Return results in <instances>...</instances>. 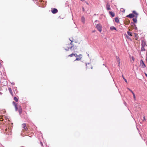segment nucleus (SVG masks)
I'll return each mask as SVG.
<instances>
[{"label": "nucleus", "mask_w": 147, "mask_h": 147, "mask_svg": "<svg viewBox=\"0 0 147 147\" xmlns=\"http://www.w3.org/2000/svg\"><path fill=\"white\" fill-rule=\"evenodd\" d=\"M132 60H133V61H134V57H132Z\"/></svg>", "instance_id": "36"}, {"label": "nucleus", "mask_w": 147, "mask_h": 147, "mask_svg": "<svg viewBox=\"0 0 147 147\" xmlns=\"http://www.w3.org/2000/svg\"><path fill=\"white\" fill-rule=\"evenodd\" d=\"M110 29L111 30H116V28L115 27L113 26H111L110 27Z\"/></svg>", "instance_id": "16"}, {"label": "nucleus", "mask_w": 147, "mask_h": 147, "mask_svg": "<svg viewBox=\"0 0 147 147\" xmlns=\"http://www.w3.org/2000/svg\"><path fill=\"white\" fill-rule=\"evenodd\" d=\"M130 18H132L135 17L133 13H130L127 15L126 16Z\"/></svg>", "instance_id": "4"}, {"label": "nucleus", "mask_w": 147, "mask_h": 147, "mask_svg": "<svg viewBox=\"0 0 147 147\" xmlns=\"http://www.w3.org/2000/svg\"><path fill=\"white\" fill-rule=\"evenodd\" d=\"M115 21L117 23H118L119 22V20L118 18L117 17H116L115 18Z\"/></svg>", "instance_id": "14"}, {"label": "nucleus", "mask_w": 147, "mask_h": 147, "mask_svg": "<svg viewBox=\"0 0 147 147\" xmlns=\"http://www.w3.org/2000/svg\"><path fill=\"white\" fill-rule=\"evenodd\" d=\"M127 33L130 36H132V33L130 32L127 31Z\"/></svg>", "instance_id": "18"}, {"label": "nucleus", "mask_w": 147, "mask_h": 147, "mask_svg": "<svg viewBox=\"0 0 147 147\" xmlns=\"http://www.w3.org/2000/svg\"><path fill=\"white\" fill-rule=\"evenodd\" d=\"M74 56L76 57H78L79 58H82V55L81 54H80L79 55H78L76 53H75L74 55Z\"/></svg>", "instance_id": "8"}, {"label": "nucleus", "mask_w": 147, "mask_h": 147, "mask_svg": "<svg viewBox=\"0 0 147 147\" xmlns=\"http://www.w3.org/2000/svg\"><path fill=\"white\" fill-rule=\"evenodd\" d=\"M75 54L74 53H72L71 54L69 55L68 56V57H72L73 56H74Z\"/></svg>", "instance_id": "23"}, {"label": "nucleus", "mask_w": 147, "mask_h": 147, "mask_svg": "<svg viewBox=\"0 0 147 147\" xmlns=\"http://www.w3.org/2000/svg\"><path fill=\"white\" fill-rule=\"evenodd\" d=\"M75 42L76 43H77V42H76V41H75Z\"/></svg>", "instance_id": "42"}, {"label": "nucleus", "mask_w": 147, "mask_h": 147, "mask_svg": "<svg viewBox=\"0 0 147 147\" xmlns=\"http://www.w3.org/2000/svg\"><path fill=\"white\" fill-rule=\"evenodd\" d=\"M144 46H142L141 48V51H145V49L144 48Z\"/></svg>", "instance_id": "17"}, {"label": "nucleus", "mask_w": 147, "mask_h": 147, "mask_svg": "<svg viewBox=\"0 0 147 147\" xmlns=\"http://www.w3.org/2000/svg\"><path fill=\"white\" fill-rule=\"evenodd\" d=\"M145 76L147 77V74H146V73H145Z\"/></svg>", "instance_id": "34"}, {"label": "nucleus", "mask_w": 147, "mask_h": 147, "mask_svg": "<svg viewBox=\"0 0 147 147\" xmlns=\"http://www.w3.org/2000/svg\"><path fill=\"white\" fill-rule=\"evenodd\" d=\"M22 127L25 130H26V131H27V130L28 129V128L26 127V124L25 123L22 124Z\"/></svg>", "instance_id": "7"}, {"label": "nucleus", "mask_w": 147, "mask_h": 147, "mask_svg": "<svg viewBox=\"0 0 147 147\" xmlns=\"http://www.w3.org/2000/svg\"><path fill=\"white\" fill-rule=\"evenodd\" d=\"M97 30L100 32L102 31V26L100 24H97L96 26Z\"/></svg>", "instance_id": "1"}, {"label": "nucleus", "mask_w": 147, "mask_h": 147, "mask_svg": "<svg viewBox=\"0 0 147 147\" xmlns=\"http://www.w3.org/2000/svg\"><path fill=\"white\" fill-rule=\"evenodd\" d=\"M87 64H88V63H86V66H87ZM88 64H90V63H88Z\"/></svg>", "instance_id": "35"}, {"label": "nucleus", "mask_w": 147, "mask_h": 147, "mask_svg": "<svg viewBox=\"0 0 147 147\" xmlns=\"http://www.w3.org/2000/svg\"><path fill=\"white\" fill-rule=\"evenodd\" d=\"M91 69H92V67H91Z\"/></svg>", "instance_id": "43"}, {"label": "nucleus", "mask_w": 147, "mask_h": 147, "mask_svg": "<svg viewBox=\"0 0 147 147\" xmlns=\"http://www.w3.org/2000/svg\"><path fill=\"white\" fill-rule=\"evenodd\" d=\"M133 95V97H134V99H136V96H135V94H134V93L133 92V93H132Z\"/></svg>", "instance_id": "26"}, {"label": "nucleus", "mask_w": 147, "mask_h": 147, "mask_svg": "<svg viewBox=\"0 0 147 147\" xmlns=\"http://www.w3.org/2000/svg\"><path fill=\"white\" fill-rule=\"evenodd\" d=\"M95 30H93V31H92V32H95Z\"/></svg>", "instance_id": "37"}, {"label": "nucleus", "mask_w": 147, "mask_h": 147, "mask_svg": "<svg viewBox=\"0 0 147 147\" xmlns=\"http://www.w3.org/2000/svg\"><path fill=\"white\" fill-rule=\"evenodd\" d=\"M143 120H146V119H145V117H143Z\"/></svg>", "instance_id": "33"}, {"label": "nucleus", "mask_w": 147, "mask_h": 147, "mask_svg": "<svg viewBox=\"0 0 147 147\" xmlns=\"http://www.w3.org/2000/svg\"><path fill=\"white\" fill-rule=\"evenodd\" d=\"M82 58H76V59L74 60V61H79Z\"/></svg>", "instance_id": "24"}, {"label": "nucleus", "mask_w": 147, "mask_h": 147, "mask_svg": "<svg viewBox=\"0 0 147 147\" xmlns=\"http://www.w3.org/2000/svg\"><path fill=\"white\" fill-rule=\"evenodd\" d=\"M146 45V42L144 40H142V46H145Z\"/></svg>", "instance_id": "10"}, {"label": "nucleus", "mask_w": 147, "mask_h": 147, "mask_svg": "<svg viewBox=\"0 0 147 147\" xmlns=\"http://www.w3.org/2000/svg\"><path fill=\"white\" fill-rule=\"evenodd\" d=\"M116 59L117 60V62H118V61L119 62V61H120V59L119 57H118L116 56Z\"/></svg>", "instance_id": "22"}, {"label": "nucleus", "mask_w": 147, "mask_h": 147, "mask_svg": "<svg viewBox=\"0 0 147 147\" xmlns=\"http://www.w3.org/2000/svg\"><path fill=\"white\" fill-rule=\"evenodd\" d=\"M118 63V66H119V65H120V61H119V62H117Z\"/></svg>", "instance_id": "31"}, {"label": "nucleus", "mask_w": 147, "mask_h": 147, "mask_svg": "<svg viewBox=\"0 0 147 147\" xmlns=\"http://www.w3.org/2000/svg\"><path fill=\"white\" fill-rule=\"evenodd\" d=\"M8 90L9 91V92L13 96V92H12V90H11V88H8Z\"/></svg>", "instance_id": "12"}, {"label": "nucleus", "mask_w": 147, "mask_h": 147, "mask_svg": "<svg viewBox=\"0 0 147 147\" xmlns=\"http://www.w3.org/2000/svg\"><path fill=\"white\" fill-rule=\"evenodd\" d=\"M82 10L83 11H84L85 9H84V7H82Z\"/></svg>", "instance_id": "30"}, {"label": "nucleus", "mask_w": 147, "mask_h": 147, "mask_svg": "<svg viewBox=\"0 0 147 147\" xmlns=\"http://www.w3.org/2000/svg\"><path fill=\"white\" fill-rule=\"evenodd\" d=\"M146 46L147 47V45H146Z\"/></svg>", "instance_id": "47"}, {"label": "nucleus", "mask_w": 147, "mask_h": 147, "mask_svg": "<svg viewBox=\"0 0 147 147\" xmlns=\"http://www.w3.org/2000/svg\"><path fill=\"white\" fill-rule=\"evenodd\" d=\"M86 3V4H88V3Z\"/></svg>", "instance_id": "40"}, {"label": "nucleus", "mask_w": 147, "mask_h": 147, "mask_svg": "<svg viewBox=\"0 0 147 147\" xmlns=\"http://www.w3.org/2000/svg\"><path fill=\"white\" fill-rule=\"evenodd\" d=\"M81 1H84V0H80Z\"/></svg>", "instance_id": "38"}, {"label": "nucleus", "mask_w": 147, "mask_h": 147, "mask_svg": "<svg viewBox=\"0 0 147 147\" xmlns=\"http://www.w3.org/2000/svg\"><path fill=\"white\" fill-rule=\"evenodd\" d=\"M107 9V10H110L111 9V8L110 7V5L107 3L106 5Z\"/></svg>", "instance_id": "13"}, {"label": "nucleus", "mask_w": 147, "mask_h": 147, "mask_svg": "<svg viewBox=\"0 0 147 147\" xmlns=\"http://www.w3.org/2000/svg\"><path fill=\"white\" fill-rule=\"evenodd\" d=\"M13 104L15 106V110L16 111H17L18 109V107L17 105V104L14 101H13L12 102Z\"/></svg>", "instance_id": "5"}, {"label": "nucleus", "mask_w": 147, "mask_h": 147, "mask_svg": "<svg viewBox=\"0 0 147 147\" xmlns=\"http://www.w3.org/2000/svg\"><path fill=\"white\" fill-rule=\"evenodd\" d=\"M140 66L142 68H144L146 67V65L142 60L141 59L140 62Z\"/></svg>", "instance_id": "2"}, {"label": "nucleus", "mask_w": 147, "mask_h": 147, "mask_svg": "<svg viewBox=\"0 0 147 147\" xmlns=\"http://www.w3.org/2000/svg\"><path fill=\"white\" fill-rule=\"evenodd\" d=\"M132 12L133 13H134V14H135L136 15V18H137L138 15V13H137L136 11H132Z\"/></svg>", "instance_id": "11"}, {"label": "nucleus", "mask_w": 147, "mask_h": 147, "mask_svg": "<svg viewBox=\"0 0 147 147\" xmlns=\"http://www.w3.org/2000/svg\"><path fill=\"white\" fill-rule=\"evenodd\" d=\"M69 40H70L71 41V42L70 43V44L72 45V46L70 47V48H68V49H65V50L67 51H69V49H70L71 50H72V48L73 47H74V45L73 44H72V42H73V40H71L70 39H69Z\"/></svg>", "instance_id": "3"}, {"label": "nucleus", "mask_w": 147, "mask_h": 147, "mask_svg": "<svg viewBox=\"0 0 147 147\" xmlns=\"http://www.w3.org/2000/svg\"><path fill=\"white\" fill-rule=\"evenodd\" d=\"M127 89L129 90L131 93H133V92H134L133 91L131 90L129 88H127Z\"/></svg>", "instance_id": "27"}, {"label": "nucleus", "mask_w": 147, "mask_h": 147, "mask_svg": "<svg viewBox=\"0 0 147 147\" xmlns=\"http://www.w3.org/2000/svg\"><path fill=\"white\" fill-rule=\"evenodd\" d=\"M124 11H125V10H123V12H124Z\"/></svg>", "instance_id": "44"}, {"label": "nucleus", "mask_w": 147, "mask_h": 147, "mask_svg": "<svg viewBox=\"0 0 147 147\" xmlns=\"http://www.w3.org/2000/svg\"><path fill=\"white\" fill-rule=\"evenodd\" d=\"M41 2H42V0H41Z\"/></svg>", "instance_id": "45"}, {"label": "nucleus", "mask_w": 147, "mask_h": 147, "mask_svg": "<svg viewBox=\"0 0 147 147\" xmlns=\"http://www.w3.org/2000/svg\"><path fill=\"white\" fill-rule=\"evenodd\" d=\"M81 21L83 24L85 22V18L83 16H82L81 17Z\"/></svg>", "instance_id": "9"}, {"label": "nucleus", "mask_w": 147, "mask_h": 147, "mask_svg": "<svg viewBox=\"0 0 147 147\" xmlns=\"http://www.w3.org/2000/svg\"><path fill=\"white\" fill-rule=\"evenodd\" d=\"M109 13L112 17H113L115 16V15L114 13L112 12L109 11Z\"/></svg>", "instance_id": "15"}, {"label": "nucleus", "mask_w": 147, "mask_h": 147, "mask_svg": "<svg viewBox=\"0 0 147 147\" xmlns=\"http://www.w3.org/2000/svg\"><path fill=\"white\" fill-rule=\"evenodd\" d=\"M40 144L42 146H43V144H42V142H40Z\"/></svg>", "instance_id": "32"}, {"label": "nucleus", "mask_w": 147, "mask_h": 147, "mask_svg": "<svg viewBox=\"0 0 147 147\" xmlns=\"http://www.w3.org/2000/svg\"><path fill=\"white\" fill-rule=\"evenodd\" d=\"M35 1H37V0H35Z\"/></svg>", "instance_id": "48"}, {"label": "nucleus", "mask_w": 147, "mask_h": 147, "mask_svg": "<svg viewBox=\"0 0 147 147\" xmlns=\"http://www.w3.org/2000/svg\"><path fill=\"white\" fill-rule=\"evenodd\" d=\"M18 111H19V114L20 115L22 113V109L21 108H19Z\"/></svg>", "instance_id": "19"}, {"label": "nucleus", "mask_w": 147, "mask_h": 147, "mask_svg": "<svg viewBox=\"0 0 147 147\" xmlns=\"http://www.w3.org/2000/svg\"><path fill=\"white\" fill-rule=\"evenodd\" d=\"M133 20L135 23H136L137 22V20L136 18H133Z\"/></svg>", "instance_id": "20"}, {"label": "nucleus", "mask_w": 147, "mask_h": 147, "mask_svg": "<svg viewBox=\"0 0 147 147\" xmlns=\"http://www.w3.org/2000/svg\"><path fill=\"white\" fill-rule=\"evenodd\" d=\"M98 22L97 20H96L95 21L94 23L95 24H96V23H97V22Z\"/></svg>", "instance_id": "28"}, {"label": "nucleus", "mask_w": 147, "mask_h": 147, "mask_svg": "<svg viewBox=\"0 0 147 147\" xmlns=\"http://www.w3.org/2000/svg\"><path fill=\"white\" fill-rule=\"evenodd\" d=\"M14 100L16 102L18 101V98L16 97H14Z\"/></svg>", "instance_id": "21"}, {"label": "nucleus", "mask_w": 147, "mask_h": 147, "mask_svg": "<svg viewBox=\"0 0 147 147\" xmlns=\"http://www.w3.org/2000/svg\"><path fill=\"white\" fill-rule=\"evenodd\" d=\"M103 65H105V64H103Z\"/></svg>", "instance_id": "46"}, {"label": "nucleus", "mask_w": 147, "mask_h": 147, "mask_svg": "<svg viewBox=\"0 0 147 147\" xmlns=\"http://www.w3.org/2000/svg\"><path fill=\"white\" fill-rule=\"evenodd\" d=\"M11 84H13V85H14V84H13V83H12Z\"/></svg>", "instance_id": "39"}, {"label": "nucleus", "mask_w": 147, "mask_h": 147, "mask_svg": "<svg viewBox=\"0 0 147 147\" xmlns=\"http://www.w3.org/2000/svg\"><path fill=\"white\" fill-rule=\"evenodd\" d=\"M1 66V65H0V67Z\"/></svg>", "instance_id": "41"}, {"label": "nucleus", "mask_w": 147, "mask_h": 147, "mask_svg": "<svg viewBox=\"0 0 147 147\" xmlns=\"http://www.w3.org/2000/svg\"><path fill=\"white\" fill-rule=\"evenodd\" d=\"M127 38L128 39H130V40H131V39L129 37V36H127Z\"/></svg>", "instance_id": "29"}, {"label": "nucleus", "mask_w": 147, "mask_h": 147, "mask_svg": "<svg viewBox=\"0 0 147 147\" xmlns=\"http://www.w3.org/2000/svg\"><path fill=\"white\" fill-rule=\"evenodd\" d=\"M122 77H123V80H125V82H126L127 83V81L126 80V79L123 76V75H122Z\"/></svg>", "instance_id": "25"}, {"label": "nucleus", "mask_w": 147, "mask_h": 147, "mask_svg": "<svg viewBox=\"0 0 147 147\" xmlns=\"http://www.w3.org/2000/svg\"><path fill=\"white\" fill-rule=\"evenodd\" d=\"M51 12L55 14L58 12V10L57 9L54 8L52 10H51Z\"/></svg>", "instance_id": "6"}]
</instances>
